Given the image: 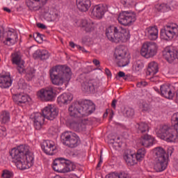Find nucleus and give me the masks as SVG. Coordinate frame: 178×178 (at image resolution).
Here are the masks:
<instances>
[{
  "mask_svg": "<svg viewBox=\"0 0 178 178\" xmlns=\"http://www.w3.org/2000/svg\"><path fill=\"white\" fill-rule=\"evenodd\" d=\"M145 34L149 40L155 41V40H158V28L156 26H149L146 29Z\"/></svg>",
  "mask_w": 178,
  "mask_h": 178,
  "instance_id": "obj_30",
  "label": "nucleus"
},
{
  "mask_svg": "<svg viewBox=\"0 0 178 178\" xmlns=\"http://www.w3.org/2000/svg\"><path fill=\"white\" fill-rule=\"evenodd\" d=\"M118 74V77H123V79L124 80H126V79H127L126 77V74L122 71H120Z\"/></svg>",
  "mask_w": 178,
  "mask_h": 178,
  "instance_id": "obj_51",
  "label": "nucleus"
},
{
  "mask_svg": "<svg viewBox=\"0 0 178 178\" xmlns=\"http://www.w3.org/2000/svg\"><path fill=\"white\" fill-rule=\"evenodd\" d=\"M106 37L111 42H127L130 40V31L123 27L111 25L106 29Z\"/></svg>",
  "mask_w": 178,
  "mask_h": 178,
  "instance_id": "obj_4",
  "label": "nucleus"
},
{
  "mask_svg": "<svg viewBox=\"0 0 178 178\" xmlns=\"http://www.w3.org/2000/svg\"><path fill=\"white\" fill-rule=\"evenodd\" d=\"M105 72H106V74H107V76H111V70H109V69L106 68Z\"/></svg>",
  "mask_w": 178,
  "mask_h": 178,
  "instance_id": "obj_57",
  "label": "nucleus"
},
{
  "mask_svg": "<svg viewBox=\"0 0 178 178\" xmlns=\"http://www.w3.org/2000/svg\"><path fill=\"white\" fill-rule=\"evenodd\" d=\"M106 10H108L106 6L102 4L96 5L92 7L91 16L93 19L101 20L104 17Z\"/></svg>",
  "mask_w": 178,
  "mask_h": 178,
  "instance_id": "obj_14",
  "label": "nucleus"
},
{
  "mask_svg": "<svg viewBox=\"0 0 178 178\" xmlns=\"http://www.w3.org/2000/svg\"><path fill=\"white\" fill-rule=\"evenodd\" d=\"M124 159L129 166H134L136 165L137 160L134 156V154L131 153L130 151H127L124 154Z\"/></svg>",
  "mask_w": 178,
  "mask_h": 178,
  "instance_id": "obj_28",
  "label": "nucleus"
},
{
  "mask_svg": "<svg viewBox=\"0 0 178 178\" xmlns=\"http://www.w3.org/2000/svg\"><path fill=\"white\" fill-rule=\"evenodd\" d=\"M161 95L168 99H172L175 97V93L172 92L169 85H162L160 88Z\"/></svg>",
  "mask_w": 178,
  "mask_h": 178,
  "instance_id": "obj_29",
  "label": "nucleus"
},
{
  "mask_svg": "<svg viewBox=\"0 0 178 178\" xmlns=\"http://www.w3.org/2000/svg\"><path fill=\"white\" fill-rule=\"evenodd\" d=\"M145 154H147V151L145 148H140L139 149L136 154H134L135 159L136 162H141L144 158H145Z\"/></svg>",
  "mask_w": 178,
  "mask_h": 178,
  "instance_id": "obj_37",
  "label": "nucleus"
},
{
  "mask_svg": "<svg viewBox=\"0 0 178 178\" xmlns=\"http://www.w3.org/2000/svg\"><path fill=\"white\" fill-rule=\"evenodd\" d=\"M156 9L159 12H169L172 8L169 4L162 3L156 6Z\"/></svg>",
  "mask_w": 178,
  "mask_h": 178,
  "instance_id": "obj_41",
  "label": "nucleus"
},
{
  "mask_svg": "<svg viewBox=\"0 0 178 178\" xmlns=\"http://www.w3.org/2000/svg\"><path fill=\"white\" fill-rule=\"evenodd\" d=\"M65 160L63 158L56 159L54 161L52 168L55 172L58 173H65Z\"/></svg>",
  "mask_w": 178,
  "mask_h": 178,
  "instance_id": "obj_22",
  "label": "nucleus"
},
{
  "mask_svg": "<svg viewBox=\"0 0 178 178\" xmlns=\"http://www.w3.org/2000/svg\"><path fill=\"white\" fill-rule=\"evenodd\" d=\"M81 51H82V52H87V50H86V49L81 47H79Z\"/></svg>",
  "mask_w": 178,
  "mask_h": 178,
  "instance_id": "obj_60",
  "label": "nucleus"
},
{
  "mask_svg": "<svg viewBox=\"0 0 178 178\" xmlns=\"http://www.w3.org/2000/svg\"><path fill=\"white\" fill-rule=\"evenodd\" d=\"M0 122L1 124H6L10 122V113L6 111H1L0 114Z\"/></svg>",
  "mask_w": 178,
  "mask_h": 178,
  "instance_id": "obj_34",
  "label": "nucleus"
},
{
  "mask_svg": "<svg viewBox=\"0 0 178 178\" xmlns=\"http://www.w3.org/2000/svg\"><path fill=\"white\" fill-rule=\"evenodd\" d=\"M41 148L47 155H55L58 152V147L52 140H44L41 144Z\"/></svg>",
  "mask_w": 178,
  "mask_h": 178,
  "instance_id": "obj_13",
  "label": "nucleus"
},
{
  "mask_svg": "<svg viewBox=\"0 0 178 178\" xmlns=\"http://www.w3.org/2000/svg\"><path fill=\"white\" fill-rule=\"evenodd\" d=\"M76 3L80 12H88L91 8V0H76Z\"/></svg>",
  "mask_w": 178,
  "mask_h": 178,
  "instance_id": "obj_27",
  "label": "nucleus"
},
{
  "mask_svg": "<svg viewBox=\"0 0 178 178\" xmlns=\"http://www.w3.org/2000/svg\"><path fill=\"white\" fill-rule=\"evenodd\" d=\"M76 169V165L69 160H65L64 173H67L69 172H73Z\"/></svg>",
  "mask_w": 178,
  "mask_h": 178,
  "instance_id": "obj_38",
  "label": "nucleus"
},
{
  "mask_svg": "<svg viewBox=\"0 0 178 178\" xmlns=\"http://www.w3.org/2000/svg\"><path fill=\"white\" fill-rule=\"evenodd\" d=\"M116 102H118V101H116V99H113L112 103H111V106L112 108H116Z\"/></svg>",
  "mask_w": 178,
  "mask_h": 178,
  "instance_id": "obj_56",
  "label": "nucleus"
},
{
  "mask_svg": "<svg viewBox=\"0 0 178 178\" xmlns=\"http://www.w3.org/2000/svg\"><path fill=\"white\" fill-rule=\"evenodd\" d=\"M156 133L163 137L168 143H178V113H175L172 117V126L160 125L156 129Z\"/></svg>",
  "mask_w": 178,
  "mask_h": 178,
  "instance_id": "obj_2",
  "label": "nucleus"
},
{
  "mask_svg": "<svg viewBox=\"0 0 178 178\" xmlns=\"http://www.w3.org/2000/svg\"><path fill=\"white\" fill-rule=\"evenodd\" d=\"M98 87V83L95 80L86 81L81 84V90L83 92L90 94L94 92L95 89Z\"/></svg>",
  "mask_w": 178,
  "mask_h": 178,
  "instance_id": "obj_17",
  "label": "nucleus"
},
{
  "mask_svg": "<svg viewBox=\"0 0 178 178\" xmlns=\"http://www.w3.org/2000/svg\"><path fill=\"white\" fill-rule=\"evenodd\" d=\"M45 115L42 113H36L33 116V126L36 130H41L45 123Z\"/></svg>",
  "mask_w": 178,
  "mask_h": 178,
  "instance_id": "obj_20",
  "label": "nucleus"
},
{
  "mask_svg": "<svg viewBox=\"0 0 178 178\" xmlns=\"http://www.w3.org/2000/svg\"><path fill=\"white\" fill-rule=\"evenodd\" d=\"M149 80L152 81H156L158 80V76H150V77H149Z\"/></svg>",
  "mask_w": 178,
  "mask_h": 178,
  "instance_id": "obj_54",
  "label": "nucleus"
},
{
  "mask_svg": "<svg viewBox=\"0 0 178 178\" xmlns=\"http://www.w3.org/2000/svg\"><path fill=\"white\" fill-rule=\"evenodd\" d=\"M39 56L42 60H45L49 58V52L47 50H42L39 52Z\"/></svg>",
  "mask_w": 178,
  "mask_h": 178,
  "instance_id": "obj_44",
  "label": "nucleus"
},
{
  "mask_svg": "<svg viewBox=\"0 0 178 178\" xmlns=\"http://www.w3.org/2000/svg\"><path fill=\"white\" fill-rule=\"evenodd\" d=\"M56 95V92H55V89L51 86L42 88L38 90L36 94L38 99L43 102H50L51 101H54Z\"/></svg>",
  "mask_w": 178,
  "mask_h": 178,
  "instance_id": "obj_10",
  "label": "nucleus"
},
{
  "mask_svg": "<svg viewBox=\"0 0 178 178\" xmlns=\"http://www.w3.org/2000/svg\"><path fill=\"white\" fill-rule=\"evenodd\" d=\"M0 137H6V128L3 126H0Z\"/></svg>",
  "mask_w": 178,
  "mask_h": 178,
  "instance_id": "obj_49",
  "label": "nucleus"
},
{
  "mask_svg": "<svg viewBox=\"0 0 178 178\" xmlns=\"http://www.w3.org/2000/svg\"><path fill=\"white\" fill-rule=\"evenodd\" d=\"M48 0H26V6L31 10H38L41 6L45 5Z\"/></svg>",
  "mask_w": 178,
  "mask_h": 178,
  "instance_id": "obj_21",
  "label": "nucleus"
},
{
  "mask_svg": "<svg viewBox=\"0 0 178 178\" xmlns=\"http://www.w3.org/2000/svg\"><path fill=\"white\" fill-rule=\"evenodd\" d=\"M3 10L5 12H7L8 13H10V12H11L10 9H9V8H8L6 7L3 8Z\"/></svg>",
  "mask_w": 178,
  "mask_h": 178,
  "instance_id": "obj_58",
  "label": "nucleus"
},
{
  "mask_svg": "<svg viewBox=\"0 0 178 178\" xmlns=\"http://www.w3.org/2000/svg\"><path fill=\"white\" fill-rule=\"evenodd\" d=\"M49 73L52 84L54 86H63L65 81H70L72 79V70L65 65L53 67Z\"/></svg>",
  "mask_w": 178,
  "mask_h": 178,
  "instance_id": "obj_3",
  "label": "nucleus"
},
{
  "mask_svg": "<svg viewBox=\"0 0 178 178\" xmlns=\"http://www.w3.org/2000/svg\"><path fill=\"white\" fill-rule=\"evenodd\" d=\"M121 3L124 6V8H130L132 5H134L136 0H120Z\"/></svg>",
  "mask_w": 178,
  "mask_h": 178,
  "instance_id": "obj_43",
  "label": "nucleus"
},
{
  "mask_svg": "<svg viewBox=\"0 0 178 178\" xmlns=\"http://www.w3.org/2000/svg\"><path fill=\"white\" fill-rule=\"evenodd\" d=\"M147 86V82L145 81H140L137 83V87L141 88V87H145Z\"/></svg>",
  "mask_w": 178,
  "mask_h": 178,
  "instance_id": "obj_50",
  "label": "nucleus"
},
{
  "mask_svg": "<svg viewBox=\"0 0 178 178\" xmlns=\"http://www.w3.org/2000/svg\"><path fill=\"white\" fill-rule=\"evenodd\" d=\"M42 113H43L47 120H54L58 117L59 111L53 105H48L42 111Z\"/></svg>",
  "mask_w": 178,
  "mask_h": 178,
  "instance_id": "obj_15",
  "label": "nucleus"
},
{
  "mask_svg": "<svg viewBox=\"0 0 178 178\" xmlns=\"http://www.w3.org/2000/svg\"><path fill=\"white\" fill-rule=\"evenodd\" d=\"M129 55L127 54V49L124 46H120L117 47L114 52V58H115V60L119 59H122V58L124 56H127Z\"/></svg>",
  "mask_w": 178,
  "mask_h": 178,
  "instance_id": "obj_32",
  "label": "nucleus"
},
{
  "mask_svg": "<svg viewBox=\"0 0 178 178\" xmlns=\"http://www.w3.org/2000/svg\"><path fill=\"white\" fill-rule=\"evenodd\" d=\"M30 97L27 95H24V93H19L13 95V99L17 105L19 106L23 105V104H26V102H29Z\"/></svg>",
  "mask_w": 178,
  "mask_h": 178,
  "instance_id": "obj_26",
  "label": "nucleus"
},
{
  "mask_svg": "<svg viewBox=\"0 0 178 178\" xmlns=\"http://www.w3.org/2000/svg\"><path fill=\"white\" fill-rule=\"evenodd\" d=\"M68 111L73 118H83V116L91 115L95 111V106L90 101H85L79 108L76 104H72Z\"/></svg>",
  "mask_w": 178,
  "mask_h": 178,
  "instance_id": "obj_5",
  "label": "nucleus"
},
{
  "mask_svg": "<svg viewBox=\"0 0 178 178\" xmlns=\"http://www.w3.org/2000/svg\"><path fill=\"white\" fill-rule=\"evenodd\" d=\"M70 46L71 47V48H74V46H75L74 42H70Z\"/></svg>",
  "mask_w": 178,
  "mask_h": 178,
  "instance_id": "obj_59",
  "label": "nucleus"
},
{
  "mask_svg": "<svg viewBox=\"0 0 178 178\" xmlns=\"http://www.w3.org/2000/svg\"><path fill=\"white\" fill-rule=\"evenodd\" d=\"M2 177H3V178H13V172L12 171L5 170L3 171Z\"/></svg>",
  "mask_w": 178,
  "mask_h": 178,
  "instance_id": "obj_47",
  "label": "nucleus"
},
{
  "mask_svg": "<svg viewBox=\"0 0 178 178\" xmlns=\"http://www.w3.org/2000/svg\"><path fill=\"white\" fill-rule=\"evenodd\" d=\"M10 156L13 162L15 163L17 169L26 170L30 169L34 163V156L30 152V147L26 145H21L12 149Z\"/></svg>",
  "mask_w": 178,
  "mask_h": 178,
  "instance_id": "obj_1",
  "label": "nucleus"
},
{
  "mask_svg": "<svg viewBox=\"0 0 178 178\" xmlns=\"http://www.w3.org/2000/svg\"><path fill=\"white\" fill-rule=\"evenodd\" d=\"M104 116H108V113H104Z\"/></svg>",
  "mask_w": 178,
  "mask_h": 178,
  "instance_id": "obj_64",
  "label": "nucleus"
},
{
  "mask_svg": "<svg viewBox=\"0 0 178 178\" xmlns=\"http://www.w3.org/2000/svg\"><path fill=\"white\" fill-rule=\"evenodd\" d=\"M173 151H175V149H173V147H168V149L167 150L168 155L172 156V154H173Z\"/></svg>",
  "mask_w": 178,
  "mask_h": 178,
  "instance_id": "obj_52",
  "label": "nucleus"
},
{
  "mask_svg": "<svg viewBox=\"0 0 178 178\" xmlns=\"http://www.w3.org/2000/svg\"><path fill=\"white\" fill-rule=\"evenodd\" d=\"M17 33L8 31L6 40L3 41V44L8 46L15 45V44L17 42Z\"/></svg>",
  "mask_w": 178,
  "mask_h": 178,
  "instance_id": "obj_24",
  "label": "nucleus"
},
{
  "mask_svg": "<svg viewBox=\"0 0 178 178\" xmlns=\"http://www.w3.org/2000/svg\"><path fill=\"white\" fill-rule=\"evenodd\" d=\"M100 163H102L103 161H102V155H100V157H99V161Z\"/></svg>",
  "mask_w": 178,
  "mask_h": 178,
  "instance_id": "obj_61",
  "label": "nucleus"
},
{
  "mask_svg": "<svg viewBox=\"0 0 178 178\" xmlns=\"http://www.w3.org/2000/svg\"><path fill=\"white\" fill-rule=\"evenodd\" d=\"M158 54V44L154 42H146L142 45L140 55L147 59L154 58Z\"/></svg>",
  "mask_w": 178,
  "mask_h": 178,
  "instance_id": "obj_9",
  "label": "nucleus"
},
{
  "mask_svg": "<svg viewBox=\"0 0 178 178\" xmlns=\"http://www.w3.org/2000/svg\"><path fill=\"white\" fill-rule=\"evenodd\" d=\"M76 27H81L86 33H91L95 30V24L91 19H78L75 21Z\"/></svg>",
  "mask_w": 178,
  "mask_h": 178,
  "instance_id": "obj_12",
  "label": "nucleus"
},
{
  "mask_svg": "<svg viewBox=\"0 0 178 178\" xmlns=\"http://www.w3.org/2000/svg\"><path fill=\"white\" fill-rule=\"evenodd\" d=\"M154 137L151 136L148 134H145L140 137L139 139V144L142 145L143 147H145L146 148H148V147H151L154 145Z\"/></svg>",
  "mask_w": 178,
  "mask_h": 178,
  "instance_id": "obj_23",
  "label": "nucleus"
},
{
  "mask_svg": "<svg viewBox=\"0 0 178 178\" xmlns=\"http://www.w3.org/2000/svg\"><path fill=\"white\" fill-rule=\"evenodd\" d=\"M102 164V163H100L99 161V163H98V164H97V168H101V165Z\"/></svg>",
  "mask_w": 178,
  "mask_h": 178,
  "instance_id": "obj_62",
  "label": "nucleus"
},
{
  "mask_svg": "<svg viewBox=\"0 0 178 178\" xmlns=\"http://www.w3.org/2000/svg\"><path fill=\"white\" fill-rule=\"evenodd\" d=\"M113 147L115 148H120V147H122V141H120V137H118L113 140Z\"/></svg>",
  "mask_w": 178,
  "mask_h": 178,
  "instance_id": "obj_46",
  "label": "nucleus"
},
{
  "mask_svg": "<svg viewBox=\"0 0 178 178\" xmlns=\"http://www.w3.org/2000/svg\"><path fill=\"white\" fill-rule=\"evenodd\" d=\"M73 100V95L70 93H63L57 98V102L62 105V104H70Z\"/></svg>",
  "mask_w": 178,
  "mask_h": 178,
  "instance_id": "obj_31",
  "label": "nucleus"
},
{
  "mask_svg": "<svg viewBox=\"0 0 178 178\" xmlns=\"http://www.w3.org/2000/svg\"><path fill=\"white\" fill-rule=\"evenodd\" d=\"M154 152L155 155L154 169L156 172H163L168 168V154L161 147L154 148Z\"/></svg>",
  "mask_w": 178,
  "mask_h": 178,
  "instance_id": "obj_6",
  "label": "nucleus"
},
{
  "mask_svg": "<svg viewBox=\"0 0 178 178\" xmlns=\"http://www.w3.org/2000/svg\"><path fill=\"white\" fill-rule=\"evenodd\" d=\"M17 33L8 31L6 40L3 41V44L8 46L15 45V44L17 42Z\"/></svg>",
  "mask_w": 178,
  "mask_h": 178,
  "instance_id": "obj_25",
  "label": "nucleus"
},
{
  "mask_svg": "<svg viewBox=\"0 0 178 178\" xmlns=\"http://www.w3.org/2000/svg\"><path fill=\"white\" fill-rule=\"evenodd\" d=\"M23 61L22 60V54L19 51H15L11 54V62L13 65H19V63Z\"/></svg>",
  "mask_w": 178,
  "mask_h": 178,
  "instance_id": "obj_36",
  "label": "nucleus"
},
{
  "mask_svg": "<svg viewBox=\"0 0 178 178\" xmlns=\"http://www.w3.org/2000/svg\"><path fill=\"white\" fill-rule=\"evenodd\" d=\"M92 63H94V65H95V66H99V64H100L99 60H97V59H94V60H92Z\"/></svg>",
  "mask_w": 178,
  "mask_h": 178,
  "instance_id": "obj_55",
  "label": "nucleus"
},
{
  "mask_svg": "<svg viewBox=\"0 0 178 178\" xmlns=\"http://www.w3.org/2000/svg\"><path fill=\"white\" fill-rule=\"evenodd\" d=\"M129 175L126 172H121L120 174L118 172H111L106 176V178H127Z\"/></svg>",
  "mask_w": 178,
  "mask_h": 178,
  "instance_id": "obj_39",
  "label": "nucleus"
},
{
  "mask_svg": "<svg viewBox=\"0 0 178 178\" xmlns=\"http://www.w3.org/2000/svg\"><path fill=\"white\" fill-rule=\"evenodd\" d=\"M149 131V127L148 124L145 122H140L138 124V133H147Z\"/></svg>",
  "mask_w": 178,
  "mask_h": 178,
  "instance_id": "obj_40",
  "label": "nucleus"
},
{
  "mask_svg": "<svg viewBox=\"0 0 178 178\" xmlns=\"http://www.w3.org/2000/svg\"><path fill=\"white\" fill-rule=\"evenodd\" d=\"M160 37L161 40L170 41L178 37V26L176 24H168L161 30Z\"/></svg>",
  "mask_w": 178,
  "mask_h": 178,
  "instance_id": "obj_8",
  "label": "nucleus"
},
{
  "mask_svg": "<svg viewBox=\"0 0 178 178\" xmlns=\"http://www.w3.org/2000/svg\"><path fill=\"white\" fill-rule=\"evenodd\" d=\"M12 83H13V80H12L10 72L0 74V88H9L12 86Z\"/></svg>",
  "mask_w": 178,
  "mask_h": 178,
  "instance_id": "obj_18",
  "label": "nucleus"
},
{
  "mask_svg": "<svg viewBox=\"0 0 178 178\" xmlns=\"http://www.w3.org/2000/svg\"><path fill=\"white\" fill-rule=\"evenodd\" d=\"M37 26L39 29H42L43 30H45V29H47V26L44 24H41V23H38Z\"/></svg>",
  "mask_w": 178,
  "mask_h": 178,
  "instance_id": "obj_53",
  "label": "nucleus"
},
{
  "mask_svg": "<svg viewBox=\"0 0 178 178\" xmlns=\"http://www.w3.org/2000/svg\"><path fill=\"white\" fill-rule=\"evenodd\" d=\"M136 20V14L128 11L120 13L118 17V22L122 26H131Z\"/></svg>",
  "mask_w": 178,
  "mask_h": 178,
  "instance_id": "obj_11",
  "label": "nucleus"
},
{
  "mask_svg": "<svg viewBox=\"0 0 178 178\" xmlns=\"http://www.w3.org/2000/svg\"><path fill=\"white\" fill-rule=\"evenodd\" d=\"M140 109L142 112H149L151 111V107H149V104L147 102H143L140 105Z\"/></svg>",
  "mask_w": 178,
  "mask_h": 178,
  "instance_id": "obj_45",
  "label": "nucleus"
},
{
  "mask_svg": "<svg viewBox=\"0 0 178 178\" xmlns=\"http://www.w3.org/2000/svg\"><path fill=\"white\" fill-rule=\"evenodd\" d=\"M125 115L128 118H131V117L134 116V109H133L131 108H127L125 109Z\"/></svg>",
  "mask_w": 178,
  "mask_h": 178,
  "instance_id": "obj_48",
  "label": "nucleus"
},
{
  "mask_svg": "<svg viewBox=\"0 0 178 178\" xmlns=\"http://www.w3.org/2000/svg\"><path fill=\"white\" fill-rule=\"evenodd\" d=\"M17 70L20 74H23V73H26V76L28 80H31L33 77H34V74L35 73V70L33 68L28 67L26 70V67L24 66V61H22L18 64H16Z\"/></svg>",
  "mask_w": 178,
  "mask_h": 178,
  "instance_id": "obj_16",
  "label": "nucleus"
},
{
  "mask_svg": "<svg viewBox=\"0 0 178 178\" xmlns=\"http://www.w3.org/2000/svg\"><path fill=\"white\" fill-rule=\"evenodd\" d=\"M61 141L63 145H66L68 148H76L81 140L77 134L72 131H65L61 135Z\"/></svg>",
  "mask_w": 178,
  "mask_h": 178,
  "instance_id": "obj_7",
  "label": "nucleus"
},
{
  "mask_svg": "<svg viewBox=\"0 0 178 178\" xmlns=\"http://www.w3.org/2000/svg\"><path fill=\"white\" fill-rule=\"evenodd\" d=\"M119 67H124V66H127L129 63H130V55L127 54L124 57H121V58L115 60Z\"/></svg>",
  "mask_w": 178,
  "mask_h": 178,
  "instance_id": "obj_35",
  "label": "nucleus"
},
{
  "mask_svg": "<svg viewBox=\"0 0 178 178\" xmlns=\"http://www.w3.org/2000/svg\"><path fill=\"white\" fill-rule=\"evenodd\" d=\"M163 56L168 62H172L175 59H178V51L167 47L163 51Z\"/></svg>",
  "mask_w": 178,
  "mask_h": 178,
  "instance_id": "obj_19",
  "label": "nucleus"
},
{
  "mask_svg": "<svg viewBox=\"0 0 178 178\" xmlns=\"http://www.w3.org/2000/svg\"><path fill=\"white\" fill-rule=\"evenodd\" d=\"M37 38H41V34L37 33Z\"/></svg>",
  "mask_w": 178,
  "mask_h": 178,
  "instance_id": "obj_63",
  "label": "nucleus"
},
{
  "mask_svg": "<svg viewBox=\"0 0 178 178\" xmlns=\"http://www.w3.org/2000/svg\"><path fill=\"white\" fill-rule=\"evenodd\" d=\"M132 67L135 72H141L143 67H144V63L141 60H138L134 62Z\"/></svg>",
  "mask_w": 178,
  "mask_h": 178,
  "instance_id": "obj_42",
  "label": "nucleus"
},
{
  "mask_svg": "<svg viewBox=\"0 0 178 178\" xmlns=\"http://www.w3.org/2000/svg\"><path fill=\"white\" fill-rule=\"evenodd\" d=\"M157 72H159L158 63L155 61L151 62L148 65L147 76H155Z\"/></svg>",
  "mask_w": 178,
  "mask_h": 178,
  "instance_id": "obj_33",
  "label": "nucleus"
}]
</instances>
